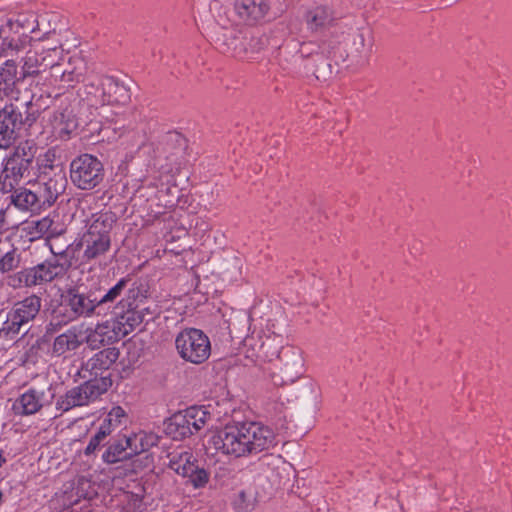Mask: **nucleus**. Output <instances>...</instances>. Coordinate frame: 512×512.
<instances>
[{"instance_id": "obj_1", "label": "nucleus", "mask_w": 512, "mask_h": 512, "mask_svg": "<svg viewBox=\"0 0 512 512\" xmlns=\"http://www.w3.org/2000/svg\"><path fill=\"white\" fill-rule=\"evenodd\" d=\"M273 432L257 422H232L213 434L209 440L223 454L242 457L268 449Z\"/></svg>"}, {"instance_id": "obj_2", "label": "nucleus", "mask_w": 512, "mask_h": 512, "mask_svg": "<svg viewBox=\"0 0 512 512\" xmlns=\"http://www.w3.org/2000/svg\"><path fill=\"white\" fill-rule=\"evenodd\" d=\"M37 148L29 141L20 143L6 160L0 174V191L12 192L22 182L29 180L37 167L35 161Z\"/></svg>"}, {"instance_id": "obj_3", "label": "nucleus", "mask_w": 512, "mask_h": 512, "mask_svg": "<svg viewBox=\"0 0 512 512\" xmlns=\"http://www.w3.org/2000/svg\"><path fill=\"white\" fill-rule=\"evenodd\" d=\"M212 43L222 54L235 59L252 58L264 47L261 38L242 36L241 30L234 25L218 24L212 33Z\"/></svg>"}, {"instance_id": "obj_4", "label": "nucleus", "mask_w": 512, "mask_h": 512, "mask_svg": "<svg viewBox=\"0 0 512 512\" xmlns=\"http://www.w3.org/2000/svg\"><path fill=\"white\" fill-rule=\"evenodd\" d=\"M78 95L90 106L125 105L130 100L129 89L117 78L100 75L85 83Z\"/></svg>"}, {"instance_id": "obj_5", "label": "nucleus", "mask_w": 512, "mask_h": 512, "mask_svg": "<svg viewBox=\"0 0 512 512\" xmlns=\"http://www.w3.org/2000/svg\"><path fill=\"white\" fill-rule=\"evenodd\" d=\"M39 116L32 100L23 105L9 104L0 109V149L11 147L24 125L31 126Z\"/></svg>"}, {"instance_id": "obj_6", "label": "nucleus", "mask_w": 512, "mask_h": 512, "mask_svg": "<svg viewBox=\"0 0 512 512\" xmlns=\"http://www.w3.org/2000/svg\"><path fill=\"white\" fill-rule=\"evenodd\" d=\"M41 306L42 299L37 295H30L14 303L4 317L0 333L6 336L26 334L31 327V322L39 314Z\"/></svg>"}, {"instance_id": "obj_7", "label": "nucleus", "mask_w": 512, "mask_h": 512, "mask_svg": "<svg viewBox=\"0 0 512 512\" xmlns=\"http://www.w3.org/2000/svg\"><path fill=\"white\" fill-rule=\"evenodd\" d=\"M210 418L211 415L205 407L192 406L167 419L164 422V431L174 440H182L203 428Z\"/></svg>"}, {"instance_id": "obj_8", "label": "nucleus", "mask_w": 512, "mask_h": 512, "mask_svg": "<svg viewBox=\"0 0 512 512\" xmlns=\"http://www.w3.org/2000/svg\"><path fill=\"white\" fill-rule=\"evenodd\" d=\"M112 385L110 377L90 379L78 387H74L60 397L56 403L57 408L68 411L76 406H84L95 401Z\"/></svg>"}, {"instance_id": "obj_9", "label": "nucleus", "mask_w": 512, "mask_h": 512, "mask_svg": "<svg viewBox=\"0 0 512 512\" xmlns=\"http://www.w3.org/2000/svg\"><path fill=\"white\" fill-rule=\"evenodd\" d=\"M175 344L181 358L193 364H202L211 353L209 338L198 329L183 330L177 335Z\"/></svg>"}, {"instance_id": "obj_10", "label": "nucleus", "mask_w": 512, "mask_h": 512, "mask_svg": "<svg viewBox=\"0 0 512 512\" xmlns=\"http://www.w3.org/2000/svg\"><path fill=\"white\" fill-rule=\"evenodd\" d=\"M103 176V164L93 155L82 154L70 164L71 181L80 189L95 188L103 180Z\"/></svg>"}, {"instance_id": "obj_11", "label": "nucleus", "mask_w": 512, "mask_h": 512, "mask_svg": "<svg viewBox=\"0 0 512 512\" xmlns=\"http://www.w3.org/2000/svg\"><path fill=\"white\" fill-rule=\"evenodd\" d=\"M280 367L271 377L277 386L296 382L304 372V358L302 351L294 346H283L277 355Z\"/></svg>"}, {"instance_id": "obj_12", "label": "nucleus", "mask_w": 512, "mask_h": 512, "mask_svg": "<svg viewBox=\"0 0 512 512\" xmlns=\"http://www.w3.org/2000/svg\"><path fill=\"white\" fill-rule=\"evenodd\" d=\"M70 267L54 258L45 262L18 272L12 277L13 285H24L32 287L43 282H50L56 277L63 275Z\"/></svg>"}, {"instance_id": "obj_13", "label": "nucleus", "mask_w": 512, "mask_h": 512, "mask_svg": "<svg viewBox=\"0 0 512 512\" xmlns=\"http://www.w3.org/2000/svg\"><path fill=\"white\" fill-rule=\"evenodd\" d=\"M66 183V175L61 169L54 170L51 167L50 174L44 173L40 176L32 186L40 208L51 206L58 196L64 192Z\"/></svg>"}, {"instance_id": "obj_14", "label": "nucleus", "mask_w": 512, "mask_h": 512, "mask_svg": "<svg viewBox=\"0 0 512 512\" xmlns=\"http://www.w3.org/2000/svg\"><path fill=\"white\" fill-rule=\"evenodd\" d=\"M147 446L143 439L136 435L133 437L123 436L107 448L102 458L104 462L114 464L142 453L147 449Z\"/></svg>"}, {"instance_id": "obj_15", "label": "nucleus", "mask_w": 512, "mask_h": 512, "mask_svg": "<svg viewBox=\"0 0 512 512\" xmlns=\"http://www.w3.org/2000/svg\"><path fill=\"white\" fill-rule=\"evenodd\" d=\"M24 23L20 19H9L0 27L1 52L5 56L21 51L31 39L22 33Z\"/></svg>"}, {"instance_id": "obj_16", "label": "nucleus", "mask_w": 512, "mask_h": 512, "mask_svg": "<svg viewBox=\"0 0 512 512\" xmlns=\"http://www.w3.org/2000/svg\"><path fill=\"white\" fill-rule=\"evenodd\" d=\"M77 319L81 317H90L97 313L100 308L97 297H93V293L80 292L78 288H70L61 295Z\"/></svg>"}, {"instance_id": "obj_17", "label": "nucleus", "mask_w": 512, "mask_h": 512, "mask_svg": "<svg viewBox=\"0 0 512 512\" xmlns=\"http://www.w3.org/2000/svg\"><path fill=\"white\" fill-rule=\"evenodd\" d=\"M77 245H79V252L83 248L81 263H89L105 256L111 247V238L84 233Z\"/></svg>"}, {"instance_id": "obj_18", "label": "nucleus", "mask_w": 512, "mask_h": 512, "mask_svg": "<svg viewBox=\"0 0 512 512\" xmlns=\"http://www.w3.org/2000/svg\"><path fill=\"white\" fill-rule=\"evenodd\" d=\"M49 248L54 259L67 264L71 267L79 259V245L72 243L71 236L50 237L48 240Z\"/></svg>"}, {"instance_id": "obj_19", "label": "nucleus", "mask_w": 512, "mask_h": 512, "mask_svg": "<svg viewBox=\"0 0 512 512\" xmlns=\"http://www.w3.org/2000/svg\"><path fill=\"white\" fill-rule=\"evenodd\" d=\"M51 51L57 52V47L48 49L34 47L27 51L22 66V78L35 76L45 71L50 64Z\"/></svg>"}, {"instance_id": "obj_20", "label": "nucleus", "mask_w": 512, "mask_h": 512, "mask_svg": "<svg viewBox=\"0 0 512 512\" xmlns=\"http://www.w3.org/2000/svg\"><path fill=\"white\" fill-rule=\"evenodd\" d=\"M269 9L265 0H235L234 11L238 19L252 24L261 20Z\"/></svg>"}, {"instance_id": "obj_21", "label": "nucleus", "mask_w": 512, "mask_h": 512, "mask_svg": "<svg viewBox=\"0 0 512 512\" xmlns=\"http://www.w3.org/2000/svg\"><path fill=\"white\" fill-rule=\"evenodd\" d=\"M119 355L120 352L117 348H105L88 359L83 365V370L90 372L91 375L98 376L108 370L117 361Z\"/></svg>"}, {"instance_id": "obj_22", "label": "nucleus", "mask_w": 512, "mask_h": 512, "mask_svg": "<svg viewBox=\"0 0 512 512\" xmlns=\"http://www.w3.org/2000/svg\"><path fill=\"white\" fill-rule=\"evenodd\" d=\"M75 320H77V317L65 305V300L61 296V302L51 312L50 319L45 327L44 337L58 333L64 326Z\"/></svg>"}, {"instance_id": "obj_23", "label": "nucleus", "mask_w": 512, "mask_h": 512, "mask_svg": "<svg viewBox=\"0 0 512 512\" xmlns=\"http://www.w3.org/2000/svg\"><path fill=\"white\" fill-rule=\"evenodd\" d=\"M336 49H338V46L333 43H327V42H314V41H307L302 42L300 44L298 53L301 55L302 58H310V57H319V56H327L335 61L336 64H338L339 60L344 61V58L342 56L337 57L336 55Z\"/></svg>"}, {"instance_id": "obj_24", "label": "nucleus", "mask_w": 512, "mask_h": 512, "mask_svg": "<svg viewBox=\"0 0 512 512\" xmlns=\"http://www.w3.org/2000/svg\"><path fill=\"white\" fill-rule=\"evenodd\" d=\"M43 406V393L35 389L22 394L13 404L15 414L31 415L38 412Z\"/></svg>"}, {"instance_id": "obj_25", "label": "nucleus", "mask_w": 512, "mask_h": 512, "mask_svg": "<svg viewBox=\"0 0 512 512\" xmlns=\"http://www.w3.org/2000/svg\"><path fill=\"white\" fill-rule=\"evenodd\" d=\"M116 222L115 215L111 212L99 213L92 216L85 232L93 236L111 238L110 232Z\"/></svg>"}, {"instance_id": "obj_26", "label": "nucleus", "mask_w": 512, "mask_h": 512, "mask_svg": "<svg viewBox=\"0 0 512 512\" xmlns=\"http://www.w3.org/2000/svg\"><path fill=\"white\" fill-rule=\"evenodd\" d=\"M82 343L83 340L79 339L76 329H68L55 337L52 345V355L60 357L69 351L78 349Z\"/></svg>"}, {"instance_id": "obj_27", "label": "nucleus", "mask_w": 512, "mask_h": 512, "mask_svg": "<svg viewBox=\"0 0 512 512\" xmlns=\"http://www.w3.org/2000/svg\"><path fill=\"white\" fill-rule=\"evenodd\" d=\"M10 203L21 211H36L41 209L37 201V196L34 189L23 187H15L12 192H9Z\"/></svg>"}, {"instance_id": "obj_28", "label": "nucleus", "mask_w": 512, "mask_h": 512, "mask_svg": "<svg viewBox=\"0 0 512 512\" xmlns=\"http://www.w3.org/2000/svg\"><path fill=\"white\" fill-rule=\"evenodd\" d=\"M22 75L18 76L17 64L13 60H7L0 68V92L6 96L11 95Z\"/></svg>"}, {"instance_id": "obj_29", "label": "nucleus", "mask_w": 512, "mask_h": 512, "mask_svg": "<svg viewBox=\"0 0 512 512\" xmlns=\"http://www.w3.org/2000/svg\"><path fill=\"white\" fill-rule=\"evenodd\" d=\"M168 466L181 476L192 472V467L197 463L192 452L188 450L174 451L168 455Z\"/></svg>"}, {"instance_id": "obj_30", "label": "nucleus", "mask_w": 512, "mask_h": 512, "mask_svg": "<svg viewBox=\"0 0 512 512\" xmlns=\"http://www.w3.org/2000/svg\"><path fill=\"white\" fill-rule=\"evenodd\" d=\"M53 126L60 135H69L75 130L78 126V122L73 109L67 106L55 112L53 116Z\"/></svg>"}, {"instance_id": "obj_31", "label": "nucleus", "mask_w": 512, "mask_h": 512, "mask_svg": "<svg viewBox=\"0 0 512 512\" xmlns=\"http://www.w3.org/2000/svg\"><path fill=\"white\" fill-rule=\"evenodd\" d=\"M113 319L114 321H117V324L123 333V337H125L143 322L144 315L141 311L128 309Z\"/></svg>"}, {"instance_id": "obj_32", "label": "nucleus", "mask_w": 512, "mask_h": 512, "mask_svg": "<svg viewBox=\"0 0 512 512\" xmlns=\"http://www.w3.org/2000/svg\"><path fill=\"white\" fill-rule=\"evenodd\" d=\"M84 63L79 57H69L67 62H63L64 85L72 86L79 82L84 74Z\"/></svg>"}, {"instance_id": "obj_33", "label": "nucleus", "mask_w": 512, "mask_h": 512, "mask_svg": "<svg viewBox=\"0 0 512 512\" xmlns=\"http://www.w3.org/2000/svg\"><path fill=\"white\" fill-rule=\"evenodd\" d=\"M95 330L106 345L113 344L124 338L121 328L113 318L96 325Z\"/></svg>"}, {"instance_id": "obj_34", "label": "nucleus", "mask_w": 512, "mask_h": 512, "mask_svg": "<svg viewBox=\"0 0 512 512\" xmlns=\"http://www.w3.org/2000/svg\"><path fill=\"white\" fill-rule=\"evenodd\" d=\"M307 21L313 30L326 27L333 21L332 11L327 6H317L308 12Z\"/></svg>"}, {"instance_id": "obj_35", "label": "nucleus", "mask_w": 512, "mask_h": 512, "mask_svg": "<svg viewBox=\"0 0 512 512\" xmlns=\"http://www.w3.org/2000/svg\"><path fill=\"white\" fill-rule=\"evenodd\" d=\"M130 282L129 278L120 279L112 288H110L102 297L97 298L99 306L102 307L107 304L114 303L127 288Z\"/></svg>"}, {"instance_id": "obj_36", "label": "nucleus", "mask_w": 512, "mask_h": 512, "mask_svg": "<svg viewBox=\"0 0 512 512\" xmlns=\"http://www.w3.org/2000/svg\"><path fill=\"white\" fill-rule=\"evenodd\" d=\"M20 263V257L15 248H11L0 256V271L6 273L17 268Z\"/></svg>"}, {"instance_id": "obj_37", "label": "nucleus", "mask_w": 512, "mask_h": 512, "mask_svg": "<svg viewBox=\"0 0 512 512\" xmlns=\"http://www.w3.org/2000/svg\"><path fill=\"white\" fill-rule=\"evenodd\" d=\"M191 470L192 472L187 473L184 477L189 478L194 488L198 489L204 487L209 481V473L204 468L199 467L197 463Z\"/></svg>"}, {"instance_id": "obj_38", "label": "nucleus", "mask_w": 512, "mask_h": 512, "mask_svg": "<svg viewBox=\"0 0 512 512\" xmlns=\"http://www.w3.org/2000/svg\"><path fill=\"white\" fill-rule=\"evenodd\" d=\"M52 226V217L47 216L39 220H33L29 222L28 229L30 234H33L35 237H41L43 235H48L49 229Z\"/></svg>"}, {"instance_id": "obj_39", "label": "nucleus", "mask_w": 512, "mask_h": 512, "mask_svg": "<svg viewBox=\"0 0 512 512\" xmlns=\"http://www.w3.org/2000/svg\"><path fill=\"white\" fill-rule=\"evenodd\" d=\"M124 416L125 411L123 410V408H121L120 406L114 407L108 413L106 419L103 421L101 426H106L111 433L113 428L118 427L121 424L122 418Z\"/></svg>"}, {"instance_id": "obj_40", "label": "nucleus", "mask_w": 512, "mask_h": 512, "mask_svg": "<svg viewBox=\"0 0 512 512\" xmlns=\"http://www.w3.org/2000/svg\"><path fill=\"white\" fill-rule=\"evenodd\" d=\"M108 435H110L108 428L106 426H100L98 432L90 439L85 449V454L90 455L94 453Z\"/></svg>"}, {"instance_id": "obj_41", "label": "nucleus", "mask_w": 512, "mask_h": 512, "mask_svg": "<svg viewBox=\"0 0 512 512\" xmlns=\"http://www.w3.org/2000/svg\"><path fill=\"white\" fill-rule=\"evenodd\" d=\"M48 68H50V74L54 81L64 84L65 71H63V62L55 61L54 59L50 58V64Z\"/></svg>"}, {"instance_id": "obj_42", "label": "nucleus", "mask_w": 512, "mask_h": 512, "mask_svg": "<svg viewBox=\"0 0 512 512\" xmlns=\"http://www.w3.org/2000/svg\"><path fill=\"white\" fill-rule=\"evenodd\" d=\"M85 342L93 350L100 349L102 346L106 345L104 343V341L101 339V337H99V335L96 332L95 328L88 332V334H87V336L85 338Z\"/></svg>"}, {"instance_id": "obj_43", "label": "nucleus", "mask_w": 512, "mask_h": 512, "mask_svg": "<svg viewBox=\"0 0 512 512\" xmlns=\"http://www.w3.org/2000/svg\"><path fill=\"white\" fill-rule=\"evenodd\" d=\"M67 235V227L58 220L52 218V226L49 229L47 240L50 237H60Z\"/></svg>"}, {"instance_id": "obj_44", "label": "nucleus", "mask_w": 512, "mask_h": 512, "mask_svg": "<svg viewBox=\"0 0 512 512\" xmlns=\"http://www.w3.org/2000/svg\"><path fill=\"white\" fill-rule=\"evenodd\" d=\"M128 506L133 510V512H140L142 506V496L138 493L132 494L128 501Z\"/></svg>"}, {"instance_id": "obj_45", "label": "nucleus", "mask_w": 512, "mask_h": 512, "mask_svg": "<svg viewBox=\"0 0 512 512\" xmlns=\"http://www.w3.org/2000/svg\"><path fill=\"white\" fill-rule=\"evenodd\" d=\"M318 75L317 77L319 78L320 76L322 77H326L330 74H332V65L330 63L326 64V65H316V70H315Z\"/></svg>"}, {"instance_id": "obj_46", "label": "nucleus", "mask_w": 512, "mask_h": 512, "mask_svg": "<svg viewBox=\"0 0 512 512\" xmlns=\"http://www.w3.org/2000/svg\"><path fill=\"white\" fill-rule=\"evenodd\" d=\"M353 44L356 47V50L360 52L365 46L364 35L360 32L356 33Z\"/></svg>"}, {"instance_id": "obj_47", "label": "nucleus", "mask_w": 512, "mask_h": 512, "mask_svg": "<svg viewBox=\"0 0 512 512\" xmlns=\"http://www.w3.org/2000/svg\"><path fill=\"white\" fill-rule=\"evenodd\" d=\"M6 227V210L0 209V235L5 231Z\"/></svg>"}, {"instance_id": "obj_48", "label": "nucleus", "mask_w": 512, "mask_h": 512, "mask_svg": "<svg viewBox=\"0 0 512 512\" xmlns=\"http://www.w3.org/2000/svg\"><path fill=\"white\" fill-rule=\"evenodd\" d=\"M245 495H246V494H245V492H244V491H241V492L239 493V497H240V499H241L242 501H244V500H245Z\"/></svg>"}, {"instance_id": "obj_49", "label": "nucleus", "mask_w": 512, "mask_h": 512, "mask_svg": "<svg viewBox=\"0 0 512 512\" xmlns=\"http://www.w3.org/2000/svg\"><path fill=\"white\" fill-rule=\"evenodd\" d=\"M4 458L0 455V467L2 466V464L4 463Z\"/></svg>"}]
</instances>
